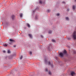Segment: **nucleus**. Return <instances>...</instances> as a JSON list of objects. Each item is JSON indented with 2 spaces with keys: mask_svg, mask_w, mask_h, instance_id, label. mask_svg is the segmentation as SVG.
I'll return each mask as SVG.
<instances>
[{
  "mask_svg": "<svg viewBox=\"0 0 76 76\" xmlns=\"http://www.w3.org/2000/svg\"><path fill=\"white\" fill-rule=\"evenodd\" d=\"M20 60H22V58H23V56H21L20 57Z\"/></svg>",
  "mask_w": 76,
  "mask_h": 76,
  "instance_id": "15",
  "label": "nucleus"
},
{
  "mask_svg": "<svg viewBox=\"0 0 76 76\" xmlns=\"http://www.w3.org/2000/svg\"><path fill=\"white\" fill-rule=\"evenodd\" d=\"M4 47H6V46H7V44H5V45H4Z\"/></svg>",
  "mask_w": 76,
  "mask_h": 76,
  "instance_id": "22",
  "label": "nucleus"
},
{
  "mask_svg": "<svg viewBox=\"0 0 76 76\" xmlns=\"http://www.w3.org/2000/svg\"><path fill=\"white\" fill-rule=\"evenodd\" d=\"M32 52L31 51V52H30V54H32Z\"/></svg>",
  "mask_w": 76,
  "mask_h": 76,
  "instance_id": "24",
  "label": "nucleus"
},
{
  "mask_svg": "<svg viewBox=\"0 0 76 76\" xmlns=\"http://www.w3.org/2000/svg\"><path fill=\"white\" fill-rule=\"evenodd\" d=\"M59 56L61 58V57H63L64 56V55L63 53H61L59 54Z\"/></svg>",
  "mask_w": 76,
  "mask_h": 76,
  "instance_id": "3",
  "label": "nucleus"
},
{
  "mask_svg": "<svg viewBox=\"0 0 76 76\" xmlns=\"http://www.w3.org/2000/svg\"><path fill=\"white\" fill-rule=\"evenodd\" d=\"M12 19L13 20L15 19V15H12Z\"/></svg>",
  "mask_w": 76,
  "mask_h": 76,
  "instance_id": "8",
  "label": "nucleus"
},
{
  "mask_svg": "<svg viewBox=\"0 0 76 76\" xmlns=\"http://www.w3.org/2000/svg\"><path fill=\"white\" fill-rule=\"evenodd\" d=\"M51 33H52V31H49L48 32V34H50Z\"/></svg>",
  "mask_w": 76,
  "mask_h": 76,
  "instance_id": "12",
  "label": "nucleus"
},
{
  "mask_svg": "<svg viewBox=\"0 0 76 76\" xmlns=\"http://www.w3.org/2000/svg\"><path fill=\"white\" fill-rule=\"evenodd\" d=\"M55 58H56V59H57V57H55Z\"/></svg>",
  "mask_w": 76,
  "mask_h": 76,
  "instance_id": "29",
  "label": "nucleus"
},
{
  "mask_svg": "<svg viewBox=\"0 0 76 76\" xmlns=\"http://www.w3.org/2000/svg\"><path fill=\"white\" fill-rule=\"evenodd\" d=\"M75 1H76V0H75Z\"/></svg>",
  "mask_w": 76,
  "mask_h": 76,
  "instance_id": "33",
  "label": "nucleus"
},
{
  "mask_svg": "<svg viewBox=\"0 0 76 76\" xmlns=\"http://www.w3.org/2000/svg\"><path fill=\"white\" fill-rule=\"evenodd\" d=\"M75 7H76L74 5V6H73V9H74V10H75Z\"/></svg>",
  "mask_w": 76,
  "mask_h": 76,
  "instance_id": "14",
  "label": "nucleus"
},
{
  "mask_svg": "<svg viewBox=\"0 0 76 76\" xmlns=\"http://www.w3.org/2000/svg\"><path fill=\"white\" fill-rule=\"evenodd\" d=\"M14 47H16V46L15 45L14 46Z\"/></svg>",
  "mask_w": 76,
  "mask_h": 76,
  "instance_id": "28",
  "label": "nucleus"
},
{
  "mask_svg": "<svg viewBox=\"0 0 76 76\" xmlns=\"http://www.w3.org/2000/svg\"><path fill=\"white\" fill-rule=\"evenodd\" d=\"M68 39H69V40H70V39H69V38H68Z\"/></svg>",
  "mask_w": 76,
  "mask_h": 76,
  "instance_id": "31",
  "label": "nucleus"
},
{
  "mask_svg": "<svg viewBox=\"0 0 76 76\" xmlns=\"http://www.w3.org/2000/svg\"><path fill=\"white\" fill-rule=\"evenodd\" d=\"M45 64H47V59H45Z\"/></svg>",
  "mask_w": 76,
  "mask_h": 76,
  "instance_id": "13",
  "label": "nucleus"
},
{
  "mask_svg": "<svg viewBox=\"0 0 76 76\" xmlns=\"http://www.w3.org/2000/svg\"><path fill=\"white\" fill-rule=\"evenodd\" d=\"M45 71H46V72H48V69H47V68H46L45 69Z\"/></svg>",
  "mask_w": 76,
  "mask_h": 76,
  "instance_id": "19",
  "label": "nucleus"
},
{
  "mask_svg": "<svg viewBox=\"0 0 76 76\" xmlns=\"http://www.w3.org/2000/svg\"><path fill=\"white\" fill-rule=\"evenodd\" d=\"M71 74L72 76H73L74 75H75V72L73 71H72L71 73Z\"/></svg>",
  "mask_w": 76,
  "mask_h": 76,
  "instance_id": "7",
  "label": "nucleus"
},
{
  "mask_svg": "<svg viewBox=\"0 0 76 76\" xmlns=\"http://www.w3.org/2000/svg\"><path fill=\"white\" fill-rule=\"evenodd\" d=\"M48 63L49 65H50L51 66V67H53V64H51V62H50V61H49V62H48Z\"/></svg>",
  "mask_w": 76,
  "mask_h": 76,
  "instance_id": "5",
  "label": "nucleus"
},
{
  "mask_svg": "<svg viewBox=\"0 0 76 76\" xmlns=\"http://www.w3.org/2000/svg\"><path fill=\"white\" fill-rule=\"evenodd\" d=\"M52 42H55V40L54 39H52Z\"/></svg>",
  "mask_w": 76,
  "mask_h": 76,
  "instance_id": "17",
  "label": "nucleus"
},
{
  "mask_svg": "<svg viewBox=\"0 0 76 76\" xmlns=\"http://www.w3.org/2000/svg\"><path fill=\"white\" fill-rule=\"evenodd\" d=\"M62 3H64V4H65L66 3V2H65L64 1H63Z\"/></svg>",
  "mask_w": 76,
  "mask_h": 76,
  "instance_id": "25",
  "label": "nucleus"
},
{
  "mask_svg": "<svg viewBox=\"0 0 76 76\" xmlns=\"http://www.w3.org/2000/svg\"><path fill=\"white\" fill-rule=\"evenodd\" d=\"M34 11L33 12L34 13Z\"/></svg>",
  "mask_w": 76,
  "mask_h": 76,
  "instance_id": "32",
  "label": "nucleus"
},
{
  "mask_svg": "<svg viewBox=\"0 0 76 76\" xmlns=\"http://www.w3.org/2000/svg\"><path fill=\"white\" fill-rule=\"evenodd\" d=\"M3 53H6V51H5V50H4V51H3Z\"/></svg>",
  "mask_w": 76,
  "mask_h": 76,
  "instance_id": "27",
  "label": "nucleus"
},
{
  "mask_svg": "<svg viewBox=\"0 0 76 76\" xmlns=\"http://www.w3.org/2000/svg\"><path fill=\"white\" fill-rule=\"evenodd\" d=\"M20 18H22V16H23V14L22 13H21L20 15Z\"/></svg>",
  "mask_w": 76,
  "mask_h": 76,
  "instance_id": "9",
  "label": "nucleus"
},
{
  "mask_svg": "<svg viewBox=\"0 0 76 76\" xmlns=\"http://www.w3.org/2000/svg\"><path fill=\"white\" fill-rule=\"evenodd\" d=\"M63 54L64 55H66L67 54V51L66 50H64L63 52Z\"/></svg>",
  "mask_w": 76,
  "mask_h": 76,
  "instance_id": "4",
  "label": "nucleus"
},
{
  "mask_svg": "<svg viewBox=\"0 0 76 76\" xmlns=\"http://www.w3.org/2000/svg\"><path fill=\"white\" fill-rule=\"evenodd\" d=\"M67 10H68V11H69V9H68Z\"/></svg>",
  "mask_w": 76,
  "mask_h": 76,
  "instance_id": "30",
  "label": "nucleus"
},
{
  "mask_svg": "<svg viewBox=\"0 0 76 76\" xmlns=\"http://www.w3.org/2000/svg\"><path fill=\"white\" fill-rule=\"evenodd\" d=\"M7 53H10V50H8Z\"/></svg>",
  "mask_w": 76,
  "mask_h": 76,
  "instance_id": "20",
  "label": "nucleus"
},
{
  "mask_svg": "<svg viewBox=\"0 0 76 76\" xmlns=\"http://www.w3.org/2000/svg\"><path fill=\"white\" fill-rule=\"evenodd\" d=\"M66 19L67 20H69V18L67 17L66 18Z\"/></svg>",
  "mask_w": 76,
  "mask_h": 76,
  "instance_id": "16",
  "label": "nucleus"
},
{
  "mask_svg": "<svg viewBox=\"0 0 76 76\" xmlns=\"http://www.w3.org/2000/svg\"><path fill=\"white\" fill-rule=\"evenodd\" d=\"M73 37L74 39H76V31H75L73 33Z\"/></svg>",
  "mask_w": 76,
  "mask_h": 76,
  "instance_id": "1",
  "label": "nucleus"
},
{
  "mask_svg": "<svg viewBox=\"0 0 76 76\" xmlns=\"http://www.w3.org/2000/svg\"><path fill=\"white\" fill-rule=\"evenodd\" d=\"M28 36L29 37V38H32V35L31 34H28Z\"/></svg>",
  "mask_w": 76,
  "mask_h": 76,
  "instance_id": "6",
  "label": "nucleus"
},
{
  "mask_svg": "<svg viewBox=\"0 0 76 76\" xmlns=\"http://www.w3.org/2000/svg\"><path fill=\"white\" fill-rule=\"evenodd\" d=\"M57 16H60V14H57Z\"/></svg>",
  "mask_w": 76,
  "mask_h": 76,
  "instance_id": "23",
  "label": "nucleus"
},
{
  "mask_svg": "<svg viewBox=\"0 0 76 76\" xmlns=\"http://www.w3.org/2000/svg\"><path fill=\"white\" fill-rule=\"evenodd\" d=\"M41 37H42V38H43L44 37V36H43L41 35Z\"/></svg>",
  "mask_w": 76,
  "mask_h": 76,
  "instance_id": "26",
  "label": "nucleus"
},
{
  "mask_svg": "<svg viewBox=\"0 0 76 76\" xmlns=\"http://www.w3.org/2000/svg\"><path fill=\"white\" fill-rule=\"evenodd\" d=\"M27 26H28V28H30L31 26H30V25L28 23H27Z\"/></svg>",
  "mask_w": 76,
  "mask_h": 76,
  "instance_id": "10",
  "label": "nucleus"
},
{
  "mask_svg": "<svg viewBox=\"0 0 76 76\" xmlns=\"http://www.w3.org/2000/svg\"><path fill=\"white\" fill-rule=\"evenodd\" d=\"M49 75H51L52 74L50 71H49Z\"/></svg>",
  "mask_w": 76,
  "mask_h": 76,
  "instance_id": "18",
  "label": "nucleus"
},
{
  "mask_svg": "<svg viewBox=\"0 0 76 76\" xmlns=\"http://www.w3.org/2000/svg\"><path fill=\"white\" fill-rule=\"evenodd\" d=\"M39 3L40 4H42V1L40 0L39 1Z\"/></svg>",
  "mask_w": 76,
  "mask_h": 76,
  "instance_id": "11",
  "label": "nucleus"
},
{
  "mask_svg": "<svg viewBox=\"0 0 76 76\" xmlns=\"http://www.w3.org/2000/svg\"><path fill=\"white\" fill-rule=\"evenodd\" d=\"M15 42V41L14 40H13V39H10V42H9V44H11L12 42Z\"/></svg>",
  "mask_w": 76,
  "mask_h": 76,
  "instance_id": "2",
  "label": "nucleus"
},
{
  "mask_svg": "<svg viewBox=\"0 0 76 76\" xmlns=\"http://www.w3.org/2000/svg\"><path fill=\"white\" fill-rule=\"evenodd\" d=\"M47 12L48 13H49L50 12V10H48L47 11Z\"/></svg>",
  "mask_w": 76,
  "mask_h": 76,
  "instance_id": "21",
  "label": "nucleus"
}]
</instances>
